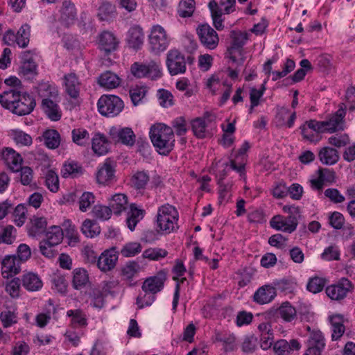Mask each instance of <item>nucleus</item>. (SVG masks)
Returning a JSON list of instances; mask_svg holds the SVG:
<instances>
[{
	"mask_svg": "<svg viewBox=\"0 0 355 355\" xmlns=\"http://www.w3.org/2000/svg\"><path fill=\"white\" fill-rule=\"evenodd\" d=\"M0 103L18 116L30 114L36 105L32 96L18 88H11L0 94Z\"/></svg>",
	"mask_w": 355,
	"mask_h": 355,
	"instance_id": "f257e3e1",
	"label": "nucleus"
},
{
	"mask_svg": "<svg viewBox=\"0 0 355 355\" xmlns=\"http://www.w3.org/2000/svg\"><path fill=\"white\" fill-rule=\"evenodd\" d=\"M150 138L160 155H166L174 147L175 136L172 128L164 123H156L150 129Z\"/></svg>",
	"mask_w": 355,
	"mask_h": 355,
	"instance_id": "f03ea898",
	"label": "nucleus"
},
{
	"mask_svg": "<svg viewBox=\"0 0 355 355\" xmlns=\"http://www.w3.org/2000/svg\"><path fill=\"white\" fill-rule=\"evenodd\" d=\"M178 212L175 207L165 204L158 208L157 214V227L159 231L166 234L178 228Z\"/></svg>",
	"mask_w": 355,
	"mask_h": 355,
	"instance_id": "7ed1b4c3",
	"label": "nucleus"
},
{
	"mask_svg": "<svg viewBox=\"0 0 355 355\" xmlns=\"http://www.w3.org/2000/svg\"><path fill=\"white\" fill-rule=\"evenodd\" d=\"M98 110L105 116H117L123 109V101L115 95H103L98 101Z\"/></svg>",
	"mask_w": 355,
	"mask_h": 355,
	"instance_id": "20e7f679",
	"label": "nucleus"
},
{
	"mask_svg": "<svg viewBox=\"0 0 355 355\" xmlns=\"http://www.w3.org/2000/svg\"><path fill=\"white\" fill-rule=\"evenodd\" d=\"M148 40L150 51L157 55L166 51L170 43L166 31L158 24L152 26Z\"/></svg>",
	"mask_w": 355,
	"mask_h": 355,
	"instance_id": "39448f33",
	"label": "nucleus"
},
{
	"mask_svg": "<svg viewBox=\"0 0 355 355\" xmlns=\"http://www.w3.org/2000/svg\"><path fill=\"white\" fill-rule=\"evenodd\" d=\"M200 43L206 49H215L219 42V37L216 31L207 24H200L196 29Z\"/></svg>",
	"mask_w": 355,
	"mask_h": 355,
	"instance_id": "423d86ee",
	"label": "nucleus"
},
{
	"mask_svg": "<svg viewBox=\"0 0 355 355\" xmlns=\"http://www.w3.org/2000/svg\"><path fill=\"white\" fill-rule=\"evenodd\" d=\"M166 64L171 76L184 73L186 71L184 56L177 49H171L167 53Z\"/></svg>",
	"mask_w": 355,
	"mask_h": 355,
	"instance_id": "0eeeda50",
	"label": "nucleus"
},
{
	"mask_svg": "<svg viewBox=\"0 0 355 355\" xmlns=\"http://www.w3.org/2000/svg\"><path fill=\"white\" fill-rule=\"evenodd\" d=\"M325 347V339L320 330H313L307 340L305 355H322Z\"/></svg>",
	"mask_w": 355,
	"mask_h": 355,
	"instance_id": "6e6552de",
	"label": "nucleus"
},
{
	"mask_svg": "<svg viewBox=\"0 0 355 355\" xmlns=\"http://www.w3.org/2000/svg\"><path fill=\"white\" fill-rule=\"evenodd\" d=\"M352 288V282L347 278H342L336 284L328 286L326 293L331 299L340 300L345 298Z\"/></svg>",
	"mask_w": 355,
	"mask_h": 355,
	"instance_id": "1a4fd4ad",
	"label": "nucleus"
},
{
	"mask_svg": "<svg viewBox=\"0 0 355 355\" xmlns=\"http://www.w3.org/2000/svg\"><path fill=\"white\" fill-rule=\"evenodd\" d=\"M297 224L298 221L293 216L284 217L281 215L273 216L270 221V225L273 229L288 233L294 232Z\"/></svg>",
	"mask_w": 355,
	"mask_h": 355,
	"instance_id": "9d476101",
	"label": "nucleus"
},
{
	"mask_svg": "<svg viewBox=\"0 0 355 355\" xmlns=\"http://www.w3.org/2000/svg\"><path fill=\"white\" fill-rule=\"evenodd\" d=\"M110 135L114 141L120 142L127 146H132L135 143L136 136L130 128L112 127L110 130Z\"/></svg>",
	"mask_w": 355,
	"mask_h": 355,
	"instance_id": "9b49d317",
	"label": "nucleus"
},
{
	"mask_svg": "<svg viewBox=\"0 0 355 355\" xmlns=\"http://www.w3.org/2000/svg\"><path fill=\"white\" fill-rule=\"evenodd\" d=\"M115 167L116 163L114 161L106 159L97 171V182L98 184H107L112 182L115 178Z\"/></svg>",
	"mask_w": 355,
	"mask_h": 355,
	"instance_id": "f8f14e48",
	"label": "nucleus"
},
{
	"mask_svg": "<svg viewBox=\"0 0 355 355\" xmlns=\"http://www.w3.org/2000/svg\"><path fill=\"white\" fill-rule=\"evenodd\" d=\"M0 157L13 172L19 171L23 159L15 150L9 147L1 148Z\"/></svg>",
	"mask_w": 355,
	"mask_h": 355,
	"instance_id": "ddd939ff",
	"label": "nucleus"
},
{
	"mask_svg": "<svg viewBox=\"0 0 355 355\" xmlns=\"http://www.w3.org/2000/svg\"><path fill=\"white\" fill-rule=\"evenodd\" d=\"M118 254L115 248L105 250L97 259V266L102 272L112 270L116 266Z\"/></svg>",
	"mask_w": 355,
	"mask_h": 355,
	"instance_id": "4468645a",
	"label": "nucleus"
},
{
	"mask_svg": "<svg viewBox=\"0 0 355 355\" xmlns=\"http://www.w3.org/2000/svg\"><path fill=\"white\" fill-rule=\"evenodd\" d=\"M166 279L164 272H159L156 275L146 278L142 284L143 292H150L155 295L160 292Z\"/></svg>",
	"mask_w": 355,
	"mask_h": 355,
	"instance_id": "2eb2a0df",
	"label": "nucleus"
},
{
	"mask_svg": "<svg viewBox=\"0 0 355 355\" xmlns=\"http://www.w3.org/2000/svg\"><path fill=\"white\" fill-rule=\"evenodd\" d=\"M20 261L15 255H6L1 260V275L5 279L12 277L19 273Z\"/></svg>",
	"mask_w": 355,
	"mask_h": 355,
	"instance_id": "dca6fc26",
	"label": "nucleus"
},
{
	"mask_svg": "<svg viewBox=\"0 0 355 355\" xmlns=\"http://www.w3.org/2000/svg\"><path fill=\"white\" fill-rule=\"evenodd\" d=\"M345 116V110L343 107L339 108L334 114L328 119L324 121L325 131L332 133L344 129V117Z\"/></svg>",
	"mask_w": 355,
	"mask_h": 355,
	"instance_id": "f3484780",
	"label": "nucleus"
},
{
	"mask_svg": "<svg viewBox=\"0 0 355 355\" xmlns=\"http://www.w3.org/2000/svg\"><path fill=\"white\" fill-rule=\"evenodd\" d=\"M65 92L72 98L79 96L81 83L75 73L65 74L63 77Z\"/></svg>",
	"mask_w": 355,
	"mask_h": 355,
	"instance_id": "a211bd4d",
	"label": "nucleus"
},
{
	"mask_svg": "<svg viewBox=\"0 0 355 355\" xmlns=\"http://www.w3.org/2000/svg\"><path fill=\"white\" fill-rule=\"evenodd\" d=\"M301 345L297 339H291L290 341L281 339L273 345V350L277 355H289L293 351H298Z\"/></svg>",
	"mask_w": 355,
	"mask_h": 355,
	"instance_id": "6ab92c4d",
	"label": "nucleus"
},
{
	"mask_svg": "<svg viewBox=\"0 0 355 355\" xmlns=\"http://www.w3.org/2000/svg\"><path fill=\"white\" fill-rule=\"evenodd\" d=\"M126 40L130 48L135 50L141 49L144 41L143 29L138 25L130 27L128 31Z\"/></svg>",
	"mask_w": 355,
	"mask_h": 355,
	"instance_id": "aec40b11",
	"label": "nucleus"
},
{
	"mask_svg": "<svg viewBox=\"0 0 355 355\" xmlns=\"http://www.w3.org/2000/svg\"><path fill=\"white\" fill-rule=\"evenodd\" d=\"M276 295L275 288L273 286L264 285L254 293L253 300L259 304H265L273 300Z\"/></svg>",
	"mask_w": 355,
	"mask_h": 355,
	"instance_id": "412c9836",
	"label": "nucleus"
},
{
	"mask_svg": "<svg viewBox=\"0 0 355 355\" xmlns=\"http://www.w3.org/2000/svg\"><path fill=\"white\" fill-rule=\"evenodd\" d=\"M60 21L66 26L73 24L76 19V9L73 3L70 0L62 1L60 9Z\"/></svg>",
	"mask_w": 355,
	"mask_h": 355,
	"instance_id": "4be33fe9",
	"label": "nucleus"
},
{
	"mask_svg": "<svg viewBox=\"0 0 355 355\" xmlns=\"http://www.w3.org/2000/svg\"><path fill=\"white\" fill-rule=\"evenodd\" d=\"M21 284L28 291H37L43 286V282L39 275L32 272H28L22 275Z\"/></svg>",
	"mask_w": 355,
	"mask_h": 355,
	"instance_id": "5701e85b",
	"label": "nucleus"
},
{
	"mask_svg": "<svg viewBox=\"0 0 355 355\" xmlns=\"http://www.w3.org/2000/svg\"><path fill=\"white\" fill-rule=\"evenodd\" d=\"M118 44V40L111 32L104 31L100 35L99 46L106 54L116 50Z\"/></svg>",
	"mask_w": 355,
	"mask_h": 355,
	"instance_id": "b1692460",
	"label": "nucleus"
},
{
	"mask_svg": "<svg viewBox=\"0 0 355 355\" xmlns=\"http://www.w3.org/2000/svg\"><path fill=\"white\" fill-rule=\"evenodd\" d=\"M53 98H43L42 101V107L47 115V116L54 121H57L60 119L62 116L61 110L58 105Z\"/></svg>",
	"mask_w": 355,
	"mask_h": 355,
	"instance_id": "393cba45",
	"label": "nucleus"
},
{
	"mask_svg": "<svg viewBox=\"0 0 355 355\" xmlns=\"http://www.w3.org/2000/svg\"><path fill=\"white\" fill-rule=\"evenodd\" d=\"M83 171V166L78 162L69 159L63 164L61 175L64 178H75L81 175Z\"/></svg>",
	"mask_w": 355,
	"mask_h": 355,
	"instance_id": "a878e982",
	"label": "nucleus"
},
{
	"mask_svg": "<svg viewBox=\"0 0 355 355\" xmlns=\"http://www.w3.org/2000/svg\"><path fill=\"white\" fill-rule=\"evenodd\" d=\"M98 83L101 87L111 89L119 87L121 84V78L114 73L106 71L98 78Z\"/></svg>",
	"mask_w": 355,
	"mask_h": 355,
	"instance_id": "bb28decb",
	"label": "nucleus"
},
{
	"mask_svg": "<svg viewBox=\"0 0 355 355\" xmlns=\"http://www.w3.org/2000/svg\"><path fill=\"white\" fill-rule=\"evenodd\" d=\"M92 148L98 155H103L108 152L109 142L105 136L101 133H96L92 139Z\"/></svg>",
	"mask_w": 355,
	"mask_h": 355,
	"instance_id": "cd10ccee",
	"label": "nucleus"
},
{
	"mask_svg": "<svg viewBox=\"0 0 355 355\" xmlns=\"http://www.w3.org/2000/svg\"><path fill=\"white\" fill-rule=\"evenodd\" d=\"M320 162L323 164L333 165L339 160V154L335 148L325 146L321 148L318 153Z\"/></svg>",
	"mask_w": 355,
	"mask_h": 355,
	"instance_id": "c85d7f7f",
	"label": "nucleus"
},
{
	"mask_svg": "<svg viewBox=\"0 0 355 355\" xmlns=\"http://www.w3.org/2000/svg\"><path fill=\"white\" fill-rule=\"evenodd\" d=\"M277 315L284 322H292L297 319V311L288 302H283L277 311Z\"/></svg>",
	"mask_w": 355,
	"mask_h": 355,
	"instance_id": "c756f323",
	"label": "nucleus"
},
{
	"mask_svg": "<svg viewBox=\"0 0 355 355\" xmlns=\"http://www.w3.org/2000/svg\"><path fill=\"white\" fill-rule=\"evenodd\" d=\"M230 37L232 40L231 46L229 49L231 54L233 51L241 49L248 40V34L239 30L232 31Z\"/></svg>",
	"mask_w": 355,
	"mask_h": 355,
	"instance_id": "7c9ffc66",
	"label": "nucleus"
},
{
	"mask_svg": "<svg viewBox=\"0 0 355 355\" xmlns=\"http://www.w3.org/2000/svg\"><path fill=\"white\" fill-rule=\"evenodd\" d=\"M329 321L332 329L331 338L333 340H336L343 336L345 330L343 325V315L340 314L331 315L329 317Z\"/></svg>",
	"mask_w": 355,
	"mask_h": 355,
	"instance_id": "2f4dec72",
	"label": "nucleus"
},
{
	"mask_svg": "<svg viewBox=\"0 0 355 355\" xmlns=\"http://www.w3.org/2000/svg\"><path fill=\"white\" fill-rule=\"evenodd\" d=\"M215 339L223 343V348L226 352H232L236 349V337L231 333L217 332Z\"/></svg>",
	"mask_w": 355,
	"mask_h": 355,
	"instance_id": "473e14b6",
	"label": "nucleus"
},
{
	"mask_svg": "<svg viewBox=\"0 0 355 355\" xmlns=\"http://www.w3.org/2000/svg\"><path fill=\"white\" fill-rule=\"evenodd\" d=\"M144 210L139 209L136 205H130V211L128 213L127 224L131 231L135 230L137 224L144 218Z\"/></svg>",
	"mask_w": 355,
	"mask_h": 355,
	"instance_id": "72a5a7b5",
	"label": "nucleus"
},
{
	"mask_svg": "<svg viewBox=\"0 0 355 355\" xmlns=\"http://www.w3.org/2000/svg\"><path fill=\"white\" fill-rule=\"evenodd\" d=\"M89 283V275L87 271L82 268H76L73 271V287L79 290L86 286Z\"/></svg>",
	"mask_w": 355,
	"mask_h": 355,
	"instance_id": "f704fd0d",
	"label": "nucleus"
},
{
	"mask_svg": "<svg viewBox=\"0 0 355 355\" xmlns=\"http://www.w3.org/2000/svg\"><path fill=\"white\" fill-rule=\"evenodd\" d=\"M128 205V198L125 194L118 193L112 196L110 202V207L116 215H120L125 210Z\"/></svg>",
	"mask_w": 355,
	"mask_h": 355,
	"instance_id": "c9c22d12",
	"label": "nucleus"
},
{
	"mask_svg": "<svg viewBox=\"0 0 355 355\" xmlns=\"http://www.w3.org/2000/svg\"><path fill=\"white\" fill-rule=\"evenodd\" d=\"M44 241L51 245H58L63 239V232L60 226L53 225L45 232Z\"/></svg>",
	"mask_w": 355,
	"mask_h": 355,
	"instance_id": "e433bc0d",
	"label": "nucleus"
},
{
	"mask_svg": "<svg viewBox=\"0 0 355 355\" xmlns=\"http://www.w3.org/2000/svg\"><path fill=\"white\" fill-rule=\"evenodd\" d=\"M47 225L46 219L44 217L34 216L31 219V226L28 230L29 235L36 236L43 232H45Z\"/></svg>",
	"mask_w": 355,
	"mask_h": 355,
	"instance_id": "4c0bfd02",
	"label": "nucleus"
},
{
	"mask_svg": "<svg viewBox=\"0 0 355 355\" xmlns=\"http://www.w3.org/2000/svg\"><path fill=\"white\" fill-rule=\"evenodd\" d=\"M44 144L50 149L57 148L60 144V136L55 130H47L42 135Z\"/></svg>",
	"mask_w": 355,
	"mask_h": 355,
	"instance_id": "58836bf2",
	"label": "nucleus"
},
{
	"mask_svg": "<svg viewBox=\"0 0 355 355\" xmlns=\"http://www.w3.org/2000/svg\"><path fill=\"white\" fill-rule=\"evenodd\" d=\"M71 138L78 146H85L89 144V133L84 128H74L71 131Z\"/></svg>",
	"mask_w": 355,
	"mask_h": 355,
	"instance_id": "ea45409f",
	"label": "nucleus"
},
{
	"mask_svg": "<svg viewBox=\"0 0 355 355\" xmlns=\"http://www.w3.org/2000/svg\"><path fill=\"white\" fill-rule=\"evenodd\" d=\"M16 35V43L19 47L25 48L29 43L31 26L28 24H23Z\"/></svg>",
	"mask_w": 355,
	"mask_h": 355,
	"instance_id": "a19ab883",
	"label": "nucleus"
},
{
	"mask_svg": "<svg viewBox=\"0 0 355 355\" xmlns=\"http://www.w3.org/2000/svg\"><path fill=\"white\" fill-rule=\"evenodd\" d=\"M67 315L71 318V324L73 327H85L87 324L85 314L80 309L69 310Z\"/></svg>",
	"mask_w": 355,
	"mask_h": 355,
	"instance_id": "79ce46f5",
	"label": "nucleus"
},
{
	"mask_svg": "<svg viewBox=\"0 0 355 355\" xmlns=\"http://www.w3.org/2000/svg\"><path fill=\"white\" fill-rule=\"evenodd\" d=\"M27 52H23L21 53V59L23 62L20 67V73L24 76H26L30 78L31 76L37 73V65L33 60H26L24 58V56L27 55Z\"/></svg>",
	"mask_w": 355,
	"mask_h": 355,
	"instance_id": "37998d69",
	"label": "nucleus"
},
{
	"mask_svg": "<svg viewBox=\"0 0 355 355\" xmlns=\"http://www.w3.org/2000/svg\"><path fill=\"white\" fill-rule=\"evenodd\" d=\"M195 10L194 0H182L178 5V13L181 17H189Z\"/></svg>",
	"mask_w": 355,
	"mask_h": 355,
	"instance_id": "c03bdc74",
	"label": "nucleus"
},
{
	"mask_svg": "<svg viewBox=\"0 0 355 355\" xmlns=\"http://www.w3.org/2000/svg\"><path fill=\"white\" fill-rule=\"evenodd\" d=\"M38 94L43 98L56 99L58 96V91L56 87L49 83H42L39 85Z\"/></svg>",
	"mask_w": 355,
	"mask_h": 355,
	"instance_id": "a18cd8bd",
	"label": "nucleus"
},
{
	"mask_svg": "<svg viewBox=\"0 0 355 355\" xmlns=\"http://www.w3.org/2000/svg\"><path fill=\"white\" fill-rule=\"evenodd\" d=\"M81 231L87 237L93 238L99 234L100 227L94 220L86 219L83 223Z\"/></svg>",
	"mask_w": 355,
	"mask_h": 355,
	"instance_id": "49530a36",
	"label": "nucleus"
},
{
	"mask_svg": "<svg viewBox=\"0 0 355 355\" xmlns=\"http://www.w3.org/2000/svg\"><path fill=\"white\" fill-rule=\"evenodd\" d=\"M48 304L51 309H49L46 313H40L36 316V323L40 327H44L49 322L51 314L56 313L57 308L53 305L52 300H48Z\"/></svg>",
	"mask_w": 355,
	"mask_h": 355,
	"instance_id": "de8ad7c7",
	"label": "nucleus"
},
{
	"mask_svg": "<svg viewBox=\"0 0 355 355\" xmlns=\"http://www.w3.org/2000/svg\"><path fill=\"white\" fill-rule=\"evenodd\" d=\"M92 213L96 218L101 220H106L111 217L112 211L110 206L96 205L92 208Z\"/></svg>",
	"mask_w": 355,
	"mask_h": 355,
	"instance_id": "09e8293b",
	"label": "nucleus"
},
{
	"mask_svg": "<svg viewBox=\"0 0 355 355\" xmlns=\"http://www.w3.org/2000/svg\"><path fill=\"white\" fill-rule=\"evenodd\" d=\"M115 6L109 2H103L98 10V17L101 21H106L114 15Z\"/></svg>",
	"mask_w": 355,
	"mask_h": 355,
	"instance_id": "8fccbe9b",
	"label": "nucleus"
},
{
	"mask_svg": "<svg viewBox=\"0 0 355 355\" xmlns=\"http://www.w3.org/2000/svg\"><path fill=\"white\" fill-rule=\"evenodd\" d=\"M147 77L151 80H157L162 76V64L159 60H151L147 64Z\"/></svg>",
	"mask_w": 355,
	"mask_h": 355,
	"instance_id": "3c124183",
	"label": "nucleus"
},
{
	"mask_svg": "<svg viewBox=\"0 0 355 355\" xmlns=\"http://www.w3.org/2000/svg\"><path fill=\"white\" fill-rule=\"evenodd\" d=\"M15 229L12 225H0V243H12L15 239V236L13 235Z\"/></svg>",
	"mask_w": 355,
	"mask_h": 355,
	"instance_id": "603ef678",
	"label": "nucleus"
},
{
	"mask_svg": "<svg viewBox=\"0 0 355 355\" xmlns=\"http://www.w3.org/2000/svg\"><path fill=\"white\" fill-rule=\"evenodd\" d=\"M12 139L21 146H30L32 144V138L26 132L19 130H12L10 132Z\"/></svg>",
	"mask_w": 355,
	"mask_h": 355,
	"instance_id": "864d4df0",
	"label": "nucleus"
},
{
	"mask_svg": "<svg viewBox=\"0 0 355 355\" xmlns=\"http://www.w3.org/2000/svg\"><path fill=\"white\" fill-rule=\"evenodd\" d=\"M45 184L51 192L55 193L58 191L60 186L59 178L55 171L52 170L47 171L45 176Z\"/></svg>",
	"mask_w": 355,
	"mask_h": 355,
	"instance_id": "5fc2aeb1",
	"label": "nucleus"
},
{
	"mask_svg": "<svg viewBox=\"0 0 355 355\" xmlns=\"http://www.w3.org/2000/svg\"><path fill=\"white\" fill-rule=\"evenodd\" d=\"M207 124L202 118H196L191 121V128L194 135L200 139L205 137Z\"/></svg>",
	"mask_w": 355,
	"mask_h": 355,
	"instance_id": "6e6d98bb",
	"label": "nucleus"
},
{
	"mask_svg": "<svg viewBox=\"0 0 355 355\" xmlns=\"http://www.w3.org/2000/svg\"><path fill=\"white\" fill-rule=\"evenodd\" d=\"M289 114L288 110H282L276 116L277 124L279 126H286L287 128L293 127L294 121L296 119V113L294 112L289 115L288 120L285 121V116Z\"/></svg>",
	"mask_w": 355,
	"mask_h": 355,
	"instance_id": "4d7b16f0",
	"label": "nucleus"
},
{
	"mask_svg": "<svg viewBox=\"0 0 355 355\" xmlns=\"http://www.w3.org/2000/svg\"><path fill=\"white\" fill-rule=\"evenodd\" d=\"M155 300V295L150 292H141L137 297L136 304L139 309L150 306Z\"/></svg>",
	"mask_w": 355,
	"mask_h": 355,
	"instance_id": "13d9d810",
	"label": "nucleus"
},
{
	"mask_svg": "<svg viewBox=\"0 0 355 355\" xmlns=\"http://www.w3.org/2000/svg\"><path fill=\"white\" fill-rule=\"evenodd\" d=\"M131 180L136 189H143L149 181V175L145 171H137L132 175Z\"/></svg>",
	"mask_w": 355,
	"mask_h": 355,
	"instance_id": "bf43d9fd",
	"label": "nucleus"
},
{
	"mask_svg": "<svg viewBox=\"0 0 355 355\" xmlns=\"http://www.w3.org/2000/svg\"><path fill=\"white\" fill-rule=\"evenodd\" d=\"M95 202V196L92 192H84L79 198V209L85 212Z\"/></svg>",
	"mask_w": 355,
	"mask_h": 355,
	"instance_id": "052dcab7",
	"label": "nucleus"
},
{
	"mask_svg": "<svg viewBox=\"0 0 355 355\" xmlns=\"http://www.w3.org/2000/svg\"><path fill=\"white\" fill-rule=\"evenodd\" d=\"M141 270L140 266L136 261H128L122 268L123 275L128 279H132Z\"/></svg>",
	"mask_w": 355,
	"mask_h": 355,
	"instance_id": "680f3d73",
	"label": "nucleus"
},
{
	"mask_svg": "<svg viewBox=\"0 0 355 355\" xmlns=\"http://www.w3.org/2000/svg\"><path fill=\"white\" fill-rule=\"evenodd\" d=\"M141 251V245L140 243H129L125 244L121 250V254L125 257H134Z\"/></svg>",
	"mask_w": 355,
	"mask_h": 355,
	"instance_id": "e2e57ef3",
	"label": "nucleus"
},
{
	"mask_svg": "<svg viewBox=\"0 0 355 355\" xmlns=\"http://www.w3.org/2000/svg\"><path fill=\"white\" fill-rule=\"evenodd\" d=\"M21 279L15 277L9 281L6 285V291L13 298L18 297L20 293Z\"/></svg>",
	"mask_w": 355,
	"mask_h": 355,
	"instance_id": "0e129e2a",
	"label": "nucleus"
},
{
	"mask_svg": "<svg viewBox=\"0 0 355 355\" xmlns=\"http://www.w3.org/2000/svg\"><path fill=\"white\" fill-rule=\"evenodd\" d=\"M168 252L162 248H149L143 252V257L150 260H159L166 257Z\"/></svg>",
	"mask_w": 355,
	"mask_h": 355,
	"instance_id": "69168bd1",
	"label": "nucleus"
},
{
	"mask_svg": "<svg viewBox=\"0 0 355 355\" xmlns=\"http://www.w3.org/2000/svg\"><path fill=\"white\" fill-rule=\"evenodd\" d=\"M27 209L24 205H18L13 212L15 223L19 226H22L26 220Z\"/></svg>",
	"mask_w": 355,
	"mask_h": 355,
	"instance_id": "338daca9",
	"label": "nucleus"
},
{
	"mask_svg": "<svg viewBox=\"0 0 355 355\" xmlns=\"http://www.w3.org/2000/svg\"><path fill=\"white\" fill-rule=\"evenodd\" d=\"M278 290L285 293H291L296 288V283L292 279H282L275 283Z\"/></svg>",
	"mask_w": 355,
	"mask_h": 355,
	"instance_id": "774afa93",
	"label": "nucleus"
}]
</instances>
